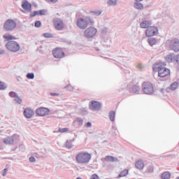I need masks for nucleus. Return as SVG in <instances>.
Returning <instances> with one entry per match:
<instances>
[{"instance_id":"f257e3e1","label":"nucleus","mask_w":179,"mask_h":179,"mask_svg":"<svg viewBox=\"0 0 179 179\" xmlns=\"http://www.w3.org/2000/svg\"><path fill=\"white\" fill-rule=\"evenodd\" d=\"M92 160V154L87 152H80L76 156V161L78 164H89Z\"/></svg>"},{"instance_id":"f03ea898","label":"nucleus","mask_w":179,"mask_h":179,"mask_svg":"<svg viewBox=\"0 0 179 179\" xmlns=\"http://www.w3.org/2000/svg\"><path fill=\"white\" fill-rule=\"evenodd\" d=\"M156 69H158V76H159V78L169 76V74L170 73V70L166 67L162 66L160 64L155 65V67H153V71H156Z\"/></svg>"},{"instance_id":"7ed1b4c3","label":"nucleus","mask_w":179,"mask_h":179,"mask_svg":"<svg viewBox=\"0 0 179 179\" xmlns=\"http://www.w3.org/2000/svg\"><path fill=\"white\" fill-rule=\"evenodd\" d=\"M93 23H94V22L93 21V20H92L90 17H88L87 19L79 18L77 20L76 24H77L78 27L85 30V29H86V27H87V26L89 24H93Z\"/></svg>"},{"instance_id":"20e7f679","label":"nucleus","mask_w":179,"mask_h":179,"mask_svg":"<svg viewBox=\"0 0 179 179\" xmlns=\"http://www.w3.org/2000/svg\"><path fill=\"white\" fill-rule=\"evenodd\" d=\"M6 47L7 49L9 50V51H11L13 52H17V51H19V50H20V45H19L17 42L13 41H8L6 43Z\"/></svg>"},{"instance_id":"39448f33","label":"nucleus","mask_w":179,"mask_h":179,"mask_svg":"<svg viewBox=\"0 0 179 179\" xmlns=\"http://www.w3.org/2000/svg\"><path fill=\"white\" fill-rule=\"evenodd\" d=\"M143 91L145 94H153L155 93L153 84L149 82H144L143 83Z\"/></svg>"},{"instance_id":"423d86ee","label":"nucleus","mask_w":179,"mask_h":179,"mask_svg":"<svg viewBox=\"0 0 179 179\" xmlns=\"http://www.w3.org/2000/svg\"><path fill=\"white\" fill-rule=\"evenodd\" d=\"M16 22L11 19L7 20L3 24V27L6 31H12V30L16 29Z\"/></svg>"},{"instance_id":"0eeeda50","label":"nucleus","mask_w":179,"mask_h":179,"mask_svg":"<svg viewBox=\"0 0 179 179\" xmlns=\"http://www.w3.org/2000/svg\"><path fill=\"white\" fill-rule=\"evenodd\" d=\"M97 34V29L94 27H90L84 31V36L87 38H93Z\"/></svg>"},{"instance_id":"6e6552de","label":"nucleus","mask_w":179,"mask_h":179,"mask_svg":"<svg viewBox=\"0 0 179 179\" xmlns=\"http://www.w3.org/2000/svg\"><path fill=\"white\" fill-rule=\"evenodd\" d=\"M159 33V29L156 27H149L145 31V36L147 37H153Z\"/></svg>"},{"instance_id":"1a4fd4ad","label":"nucleus","mask_w":179,"mask_h":179,"mask_svg":"<svg viewBox=\"0 0 179 179\" xmlns=\"http://www.w3.org/2000/svg\"><path fill=\"white\" fill-rule=\"evenodd\" d=\"M52 55L55 58H64L65 53L62 51V48H56L52 50Z\"/></svg>"},{"instance_id":"9d476101","label":"nucleus","mask_w":179,"mask_h":179,"mask_svg":"<svg viewBox=\"0 0 179 179\" xmlns=\"http://www.w3.org/2000/svg\"><path fill=\"white\" fill-rule=\"evenodd\" d=\"M170 48L175 52H179V40L178 38L172 39L170 41Z\"/></svg>"},{"instance_id":"9b49d317","label":"nucleus","mask_w":179,"mask_h":179,"mask_svg":"<svg viewBox=\"0 0 179 179\" xmlns=\"http://www.w3.org/2000/svg\"><path fill=\"white\" fill-rule=\"evenodd\" d=\"M53 24L56 30H62L65 27L64 22L59 18L53 20Z\"/></svg>"},{"instance_id":"f8f14e48","label":"nucleus","mask_w":179,"mask_h":179,"mask_svg":"<svg viewBox=\"0 0 179 179\" xmlns=\"http://www.w3.org/2000/svg\"><path fill=\"white\" fill-rule=\"evenodd\" d=\"M36 113L37 115H39V117H45V115H48L50 114V109L41 107L36 109Z\"/></svg>"},{"instance_id":"ddd939ff","label":"nucleus","mask_w":179,"mask_h":179,"mask_svg":"<svg viewBox=\"0 0 179 179\" xmlns=\"http://www.w3.org/2000/svg\"><path fill=\"white\" fill-rule=\"evenodd\" d=\"M24 115L26 118H33L34 116V110L30 108H27L24 110Z\"/></svg>"},{"instance_id":"4468645a","label":"nucleus","mask_w":179,"mask_h":179,"mask_svg":"<svg viewBox=\"0 0 179 179\" xmlns=\"http://www.w3.org/2000/svg\"><path fill=\"white\" fill-rule=\"evenodd\" d=\"M22 8L27 12H31V3L27 1H22Z\"/></svg>"},{"instance_id":"2eb2a0df","label":"nucleus","mask_w":179,"mask_h":179,"mask_svg":"<svg viewBox=\"0 0 179 179\" xmlns=\"http://www.w3.org/2000/svg\"><path fill=\"white\" fill-rule=\"evenodd\" d=\"M135 166L138 169V170H143V169H145V163L143 162V160H137L135 163Z\"/></svg>"},{"instance_id":"dca6fc26","label":"nucleus","mask_w":179,"mask_h":179,"mask_svg":"<svg viewBox=\"0 0 179 179\" xmlns=\"http://www.w3.org/2000/svg\"><path fill=\"white\" fill-rule=\"evenodd\" d=\"M100 103L97 101H92L90 106V110H100Z\"/></svg>"},{"instance_id":"f3484780","label":"nucleus","mask_w":179,"mask_h":179,"mask_svg":"<svg viewBox=\"0 0 179 179\" xmlns=\"http://www.w3.org/2000/svg\"><path fill=\"white\" fill-rule=\"evenodd\" d=\"M176 59V62L179 64V55L174 58V56L173 55H169L166 57V60H168L169 62H171L172 61H174Z\"/></svg>"},{"instance_id":"a211bd4d","label":"nucleus","mask_w":179,"mask_h":179,"mask_svg":"<svg viewBox=\"0 0 179 179\" xmlns=\"http://www.w3.org/2000/svg\"><path fill=\"white\" fill-rule=\"evenodd\" d=\"M3 38H5L6 41H12V40H17L15 36L10 35L9 34H6L3 36Z\"/></svg>"},{"instance_id":"6ab92c4d","label":"nucleus","mask_w":179,"mask_h":179,"mask_svg":"<svg viewBox=\"0 0 179 179\" xmlns=\"http://www.w3.org/2000/svg\"><path fill=\"white\" fill-rule=\"evenodd\" d=\"M14 142L13 136L7 137L3 139V143L6 145H13Z\"/></svg>"},{"instance_id":"aec40b11","label":"nucleus","mask_w":179,"mask_h":179,"mask_svg":"<svg viewBox=\"0 0 179 179\" xmlns=\"http://www.w3.org/2000/svg\"><path fill=\"white\" fill-rule=\"evenodd\" d=\"M152 24V23L149 21H143V22L141 23L140 26L141 29H148Z\"/></svg>"},{"instance_id":"412c9836","label":"nucleus","mask_w":179,"mask_h":179,"mask_svg":"<svg viewBox=\"0 0 179 179\" xmlns=\"http://www.w3.org/2000/svg\"><path fill=\"white\" fill-rule=\"evenodd\" d=\"M105 161L106 162H118V158L108 155L105 157Z\"/></svg>"},{"instance_id":"4be33fe9","label":"nucleus","mask_w":179,"mask_h":179,"mask_svg":"<svg viewBox=\"0 0 179 179\" xmlns=\"http://www.w3.org/2000/svg\"><path fill=\"white\" fill-rule=\"evenodd\" d=\"M140 90H141V87H139V86H138V85H134L132 88V92L134 94H138L139 93Z\"/></svg>"},{"instance_id":"5701e85b","label":"nucleus","mask_w":179,"mask_h":179,"mask_svg":"<svg viewBox=\"0 0 179 179\" xmlns=\"http://www.w3.org/2000/svg\"><path fill=\"white\" fill-rule=\"evenodd\" d=\"M171 177V175L169 172H164L162 175V179H169Z\"/></svg>"},{"instance_id":"b1692460","label":"nucleus","mask_w":179,"mask_h":179,"mask_svg":"<svg viewBox=\"0 0 179 179\" xmlns=\"http://www.w3.org/2000/svg\"><path fill=\"white\" fill-rule=\"evenodd\" d=\"M109 118H110V121H112V122H114V120L115 118V111H111L109 113Z\"/></svg>"},{"instance_id":"393cba45","label":"nucleus","mask_w":179,"mask_h":179,"mask_svg":"<svg viewBox=\"0 0 179 179\" xmlns=\"http://www.w3.org/2000/svg\"><path fill=\"white\" fill-rule=\"evenodd\" d=\"M134 8H136V9H140V10L143 9V4L136 2L134 3Z\"/></svg>"},{"instance_id":"a878e982","label":"nucleus","mask_w":179,"mask_h":179,"mask_svg":"<svg viewBox=\"0 0 179 179\" xmlns=\"http://www.w3.org/2000/svg\"><path fill=\"white\" fill-rule=\"evenodd\" d=\"M129 171L128 169H124L122 172H120L119 177H125L126 176H128Z\"/></svg>"},{"instance_id":"bb28decb","label":"nucleus","mask_w":179,"mask_h":179,"mask_svg":"<svg viewBox=\"0 0 179 179\" xmlns=\"http://www.w3.org/2000/svg\"><path fill=\"white\" fill-rule=\"evenodd\" d=\"M171 90H176V89L178 88V83L175 82L173 84H171Z\"/></svg>"},{"instance_id":"cd10ccee","label":"nucleus","mask_w":179,"mask_h":179,"mask_svg":"<svg viewBox=\"0 0 179 179\" xmlns=\"http://www.w3.org/2000/svg\"><path fill=\"white\" fill-rule=\"evenodd\" d=\"M148 43H149L150 45H151V46L155 45L156 39H155L153 38H148Z\"/></svg>"},{"instance_id":"c85d7f7f","label":"nucleus","mask_w":179,"mask_h":179,"mask_svg":"<svg viewBox=\"0 0 179 179\" xmlns=\"http://www.w3.org/2000/svg\"><path fill=\"white\" fill-rule=\"evenodd\" d=\"M43 36H45V38H52V37H54V36L50 33H45L43 34Z\"/></svg>"},{"instance_id":"c756f323","label":"nucleus","mask_w":179,"mask_h":179,"mask_svg":"<svg viewBox=\"0 0 179 179\" xmlns=\"http://www.w3.org/2000/svg\"><path fill=\"white\" fill-rule=\"evenodd\" d=\"M108 4L110 6L117 5V0H109Z\"/></svg>"},{"instance_id":"7c9ffc66","label":"nucleus","mask_w":179,"mask_h":179,"mask_svg":"<svg viewBox=\"0 0 179 179\" xmlns=\"http://www.w3.org/2000/svg\"><path fill=\"white\" fill-rule=\"evenodd\" d=\"M40 15V11H34L32 14L30 15L31 17H34V16H38Z\"/></svg>"},{"instance_id":"2f4dec72","label":"nucleus","mask_w":179,"mask_h":179,"mask_svg":"<svg viewBox=\"0 0 179 179\" xmlns=\"http://www.w3.org/2000/svg\"><path fill=\"white\" fill-rule=\"evenodd\" d=\"M14 100L18 104H22V99H20V97H19L18 96H17Z\"/></svg>"},{"instance_id":"473e14b6","label":"nucleus","mask_w":179,"mask_h":179,"mask_svg":"<svg viewBox=\"0 0 179 179\" xmlns=\"http://www.w3.org/2000/svg\"><path fill=\"white\" fill-rule=\"evenodd\" d=\"M68 131H69V129L68 128L59 129V132H61L62 134L68 132Z\"/></svg>"},{"instance_id":"72a5a7b5","label":"nucleus","mask_w":179,"mask_h":179,"mask_svg":"<svg viewBox=\"0 0 179 179\" xmlns=\"http://www.w3.org/2000/svg\"><path fill=\"white\" fill-rule=\"evenodd\" d=\"M146 173H153V166H150L147 167Z\"/></svg>"},{"instance_id":"f704fd0d","label":"nucleus","mask_w":179,"mask_h":179,"mask_svg":"<svg viewBox=\"0 0 179 179\" xmlns=\"http://www.w3.org/2000/svg\"><path fill=\"white\" fill-rule=\"evenodd\" d=\"M27 78L28 79H34V74L33 73H28V74L27 75Z\"/></svg>"},{"instance_id":"c9c22d12","label":"nucleus","mask_w":179,"mask_h":179,"mask_svg":"<svg viewBox=\"0 0 179 179\" xmlns=\"http://www.w3.org/2000/svg\"><path fill=\"white\" fill-rule=\"evenodd\" d=\"M9 95L10 96V97H13L14 99L17 96V95L16 94V92H10L9 93Z\"/></svg>"},{"instance_id":"e433bc0d","label":"nucleus","mask_w":179,"mask_h":179,"mask_svg":"<svg viewBox=\"0 0 179 179\" xmlns=\"http://www.w3.org/2000/svg\"><path fill=\"white\" fill-rule=\"evenodd\" d=\"M6 87L5 86V84L0 81V90H3V89H6Z\"/></svg>"},{"instance_id":"4c0bfd02","label":"nucleus","mask_w":179,"mask_h":179,"mask_svg":"<svg viewBox=\"0 0 179 179\" xmlns=\"http://www.w3.org/2000/svg\"><path fill=\"white\" fill-rule=\"evenodd\" d=\"M46 13H47V11L45 10H39V15L43 16V15H45Z\"/></svg>"},{"instance_id":"58836bf2","label":"nucleus","mask_w":179,"mask_h":179,"mask_svg":"<svg viewBox=\"0 0 179 179\" xmlns=\"http://www.w3.org/2000/svg\"><path fill=\"white\" fill-rule=\"evenodd\" d=\"M40 26H41V22L40 21H36L35 22V27H40Z\"/></svg>"},{"instance_id":"ea45409f","label":"nucleus","mask_w":179,"mask_h":179,"mask_svg":"<svg viewBox=\"0 0 179 179\" xmlns=\"http://www.w3.org/2000/svg\"><path fill=\"white\" fill-rule=\"evenodd\" d=\"M90 179H99V176H97V174L94 173V174L92 175Z\"/></svg>"},{"instance_id":"a19ab883","label":"nucleus","mask_w":179,"mask_h":179,"mask_svg":"<svg viewBox=\"0 0 179 179\" xmlns=\"http://www.w3.org/2000/svg\"><path fill=\"white\" fill-rule=\"evenodd\" d=\"M6 173H8V169H4L3 170L2 176L5 177V176H6Z\"/></svg>"},{"instance_id":"79ce46f5","label":"nucleus","mask_w":179,"mask_h":179,"mask_svg":"<svg viewBox=\"0 0 179 179\" xmlns=\"http://www.w3.org/2000/svg\"><path fill=\"white\" fill-rule=\"evenodd\" d=\"M85 127H87V128H90V127H92V122H87V124H85Z\"/></svg>"},{"instance_id":"37998d69","label":"nucleus","mask_w":179,"mask_h":179,"mask_svg":"<svg viewBox=\"0 0 179 179\" xmlns=\"http://www.w3.org/2000/svg\"><path fill=\"white\" fill-rule=\"evenodd\" d=\"M29 162H31V163L36 162V158H34V157H31L29 158Z\"/></svg>"},{"instance_id":"c03bdc74","label":"nucleus","mask_w":179,"mask_h":179,"mask_svg":"<svg viewBox=\"0 0 179 179\" xmlns=\"http://www.w3.org/2000/svg\"><path fill=\"white\" fill-rule=\"evenodd\" d=\"M50 95H52V96H59V94L51 92V93H50Z\"/></svg>"},{"instance_id":"a18cd8bd","label":"nucleus","mask_w":179,"mask_h":179,"mask_svg":"<svg viewBox=\"0 0 179 179\" xmlns=\"http://www.w3.org/2000/svg\"><path fill=\"white\" fill-rule=\"evenodd\" d=\"M2 54H5V50H0V55H2Z\"/></svg>"},{"instance_id":"49530a36","label":"nucleus","mask_w":179,"mask_h":179,"mask_svg":"<svg viewBox=\"0 0 179 179\" xmlns=\"http://www.w3.org/2000/svg\"><path fill=\"white\" fill-rule=\"evenodd\" d=\"M48 2H57L58 0H47Z\"/></svg>"},{"instance_id":"de8ad7c7","label":"nucleus","mask_w":179,"mask_h":179,"mask_svg":"<svg viewBox=\"0 0 179 179\" xmlns=\"http://www.w3.org/2000/svg\"><path fill=\"white\" fill-rule=\"evenodd\" d=\"M96 15H101V11L95 12Z\"/></svg>"},{"instance_id":"09e8293b","label":"nucleus","mask_w":179,"mask_h":179,"mask_svg":"<svg viewBox=\"0 0 179 179\" xmlns=\"http://www.w3.org/2000/svg\"><path fill=\"white\" fill-rule=\"evenodd\" d=\"M136 2H142L143 0H134Z\"/></svg>"},{"instance_id":"8fccbe9b","label":"nucleus","mask_w":179,"mask_h":179,"mask_svg":"<svg viewBox=\"0 0 179 179\" xmlns=\"http://www.w3.org/2000/svg\"><path fill=\"white\" fill-rule=\"evenodd\" d=\"M66 148H71V147L68 146V143H66Z\"/></svg>"},{"instance_id":"3c124183","label":"nucleus","mask_w":179,"mask_h":179,"mask_svg":"<svg viewBox=\"0 0 179 179\" xmlns=\"http://www.w3.org/2000/svg\"><path fill=\"white\" fill-rule=\"evenodd\" d=\"M0 134H1V130H0Z\"/></svg>"}]
</instances>
